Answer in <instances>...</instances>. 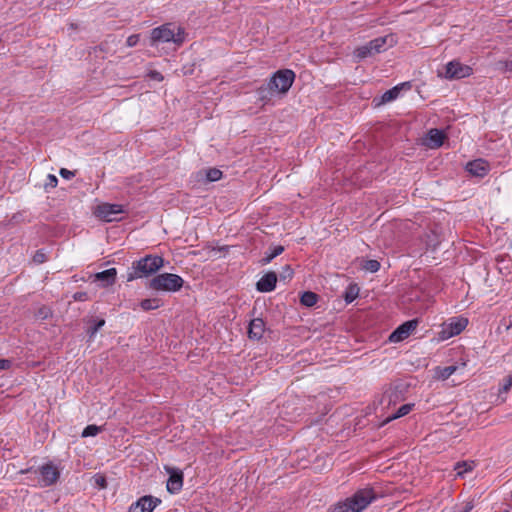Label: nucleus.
Wrapping results in <instances>:
<instances>
[{
  "instance_id": "nucleus-1",
  "label": "nucleus",
  "mask_w": 512,
  "mask_h": 512,
  "mask_svg": "<svg viewBox=\"0 0 512 512\" xmlns=\"http://www.w3.org/2000/svg\"><path fill=\"white\" fill-rule=\"evenodd\" d=\"M295 80V73L290 69L278 70L270 78L266 86L258 89L259 97L264 99L271 98L275 93L286 94Z\"/></svg>"
},
{
  "instance_id": "nucleus-2",
  "label": "nucleus",
  "mask_w": 512,
  "mask_h": 512,
  "mask_svg": "<svg viewBox=\"0 0 512 512\" xmlns=\"http://www.w3.org/2000/svg\"><path fill=\"white\" fill-rule=\"evenodd\" d=\"M376 497L372 488L359 489L351 497L335 504L332 512H362Z\"/></svg>"
},
{
  "instance_id": "nucleus-3",
  "label": "nucleus",
  "mask_w": 512,
  "mask_h": 512,
  "mask_svg": "<svg viewBox=\"0 0 512 512\" xmlns=\"http://www.w3.org/2000/svg\"><path fill=\"white\" fill-rule=\"evenodd\" d=\"M164 266V259L158 255H147L133 262L127 273V281L148 277Z\"/></svg>"
},
{
  "instance_id": "nucleus-4",
  "label": "nucleus",
  "mask_w": 512,
  "mask_h": 512,
  "mask_svg": "<svg viewBox=\"0 0 512 512\" xmlns=\"http://www.w3.org/2000/svg\"><path fill=\"white\" fill-rule=\"evenodd\" d=\"M173 42L181 45L184 42V31L173 23H166L151 31V45Z\"/></svg>"
},
{
  "instance_id": "nucleus-5",
  "label": "nucleus",
  "mask_w": 512,
  "mask_h": 512,
  "mask_svg": "<svg viewBox=\"0 0 512 512\" xmlns=\"http://www.w3.org/2000/svg\"><path fill=\"white\" fill-rule=\"evenodd\" d=\"M184 284L181 276L172 273L158 274L149 280L147 287L155 291L177 292Z\"/></svg>"
},
{
  "instance_id": "nucleus-6",
  "label": "nucleus",
  "mask_w": 512,
  "mask_h": 512,
  "mask_svg": "<svg viewBox=\"0 0 512 512\" xmlns=\"http://www.w3.org/2000/svg\"><path fill=\"white\" fill-rule=\"evenodd\" d=\"M389 38L392 40V37H390V36L378 37V38H375V39L369 41L368 43H366L364 45L357 47L354 50V56L358 60H362L367 57H371L375 54H378L382 51H385L386 46H387V41L389 40Z\"/></svg>"
},
{
  "instance_id": "nucleus-7",
  "label": "nucleus",
  "mask_w": 512,
  "mask_h": 512,
  "mask_svg": "<svg viewBox=\"0 0 512 512\" xmlns=\"http://www.w3.org/2000/svg\"><path fill=\"white\" fill-rule=\"evenodd\" d=\"M407 392V385L402 381H395L389 384L382 395L381 404H386L389 407L391 404H395L399 401L404 400L405 393Z\"/></svg>"
},
{
  "instance_id": "nucleus-8",
  "label": "nucleus",
  "mask_w": 512,
  "mask_h": 512,
  "mask_svg": "<svg viewBox=\"0 0 512 512\" xmlns=\"http://www.w3.org/2000/svg\"><path fill=\"white\" fill-rule=\"evenodd\" d=\"M94 213L99 219L105 222H112L120 220L117 216L124 213V209L120 204L102 203L97 206Z\"/></svg>"
},
{
  "instance_id": "nucleus-9",
  "label": "nucleus",
  "mask_w": 512,
  "mask_h": 512,
  "mask_svg": "<svg viewBox=\"0 0 512 512\" xmlns=\"http://www.w3.org/2000/svg\"><path fill=\"white\" fill-rule=\"evenodd\" d=\"M418 319H412L399 325L389 336V341L393 343L401 342L408 338L418 327Z\"/></svg>"
},
{
  "instance_id": "nucleus-10",
  "label": "nucleus",
  "mask_w": 512,
  "mask_h": 512,
  "mask_svg": "<svg viewBox=\"0 0 512 512\" xmlns=\"http://www.w3.org/2000/svg\"><path fill=\"white\" fill-rule=\"evenodd\" d=\"M159 504H161V499L145 495L132 503L128 512H152Z\"/></svg>"
},
{
  "instance_id": "nucleus-11",
  "label": "nucleus",
  "mask_w": 512,
  "mask_h": 512,
  "mask_svg": "<svg viewBox=\"0 0 512 512\" xmlns=\"http://www.w3.org/2000/svg\"><path fill=\"white\" fill-rule=\"evenodd\" d=\"M40 480L39 483L42 487L51 486L57 482L60 472L58 468L52 464L47 463L39 468Z\"/></svg>"
},
{
  "instance_id": "nucleus-12",
  "label": "nucleus",
  "mask_w": 512,
  "mask_h": 512,
  "mask_svg": "<svg viewBox=\"0 0 512 512\" xmlns=\"http://www.w3.org/2000/svg\"><path fill=\"white\" fill-rule=\"evenodd\" d=\"M472 74V68L458 61H451L446 65L445 77L447 79H461Z\"/></svg>"
},
{
  "instance_id": "nucleus-13",
  "label": "nucleus",
  "mask_w": 512,
  "mask_h": 512,
  "mask_svg": "<svg viewBox=\"0 0 512 512\" xmlns=\"http://www.w3.org/2000/svg\"><path fill=\"white\" fill-rule=\"evenodd\" d=\"M468 319L459 317V318H451L449 323H447L446 327L442 331V338L447 339L453 336L460 334L467 326Z\"/></svg>"
},
{
  "instance_id": "nucleus-14",
  "label": "nucleus",
  "mask_w": 512,
  "mask_h": 512,
  "mask_svg": "<svg viewBox=\"0 0 512 512\" xmlns=\"http://www.w3.org/2000/svg\"><path fill=\"white\" fill-rule=\"evenodd\" d=\"M169 478L167 480V491L171 494L180 492L183 486V473L178 469H169Z\"/></svg>"
},
{
  "instance_id": "nucleus-15",
  "label": "nucleus",
  "mask_w": 512,
  "mask_h": 512,
  "mask_svg": "<svg viewBox=\"0 0 512 512\" xmlns=\"http://www.w3.org/2000/svg\"><path fill=\"white\" fill-rule=\"evenodd\" d=\"M277 283V275L270 271L264 274L256 283V289L259 292L267 293L275 289Z\"/></svg>"
},
{
  "instance_id": "nucleus-16",
  "label": "nucleus",
  "mask_w": 512,
  "mask_h": 512,
  "mask_svg": "<svg viewBox=\"0 0 512 512\" xmlns=\"http://www.w3.org/2000/svg\"><path fill=\"white\" fill-rule=\"evenodd\" d=\"M466 171L475 177L483 178L489 172V164L483 159H476L466 164Z\"/></svg>"
},
{
  "instance_id": "nucleus-17",
  "label": "nucleus",
  "mask_w": 512,
  "mask_h": 512,
  "mask_svg": "<svg viewBox=\"0 0 512 512\" xmlns=\"http://www.w3.org/2000/svg\"><path fill=\"white\" fill-rule=\"evenodd\" d=\"M265 331V323L261 318H254L250 321L248 327V337L250 339L259 340Z\"/></svg>"
},
{
  "instance_id": "nucleus-18",
  "label": "nucleus",
  "mask_w": 512,
  "mask_h": 512,
  "mask_svg": "<svg viewBox=\"0 0 512 512\" xmlns=\"http://www.w3.org/2000/svg\"><path fill=\"white\" fill-rule=\"evenodd\" d=\"M117 270L115 268L106 269L94 275V281L101 282L103 287L113 285L116 281Z\"/></svg>"
},
{
  "instance_id": "nucleus-19",
  "label": "nucleus",
  "mask_w": 512,
  "mask_h": 512,
  "mask_svg": "<svg viewBox=\"0 0 512 512\" xmlns=\"http://www.w3.org/2000/svg\"><path fill=\"white\" fill-rule=\"evenodd\" d=\"M446 134L440 129H430L427 133V145L430 148H439L443 145Z\"/></svg>"
},
{
  "instance_id": "nucleus-20",
  "label": "nucleus",
  "mask_w": 512,
  "mask_h": 512,
  "mask_svg": "<svg viewBox=\"0 0 512 512\" xmlns=\"http://www.w3.org/2000/svg\"><path fill=\"white\" fill-rule=\"evenodd\" d=\"M410 87H411L410 82H404L399 85H396L395 87H393L383 93V95L381 96L380 103L385 104V103L395 100L396 98H398L400 91L402 89H410Z\"/></svg>"
},
{
  "instance_id": "nucleus-21",
  "label": "nucleus",
  "mask_w": 512,
  "mask_h": 512,
  "mask_svg": "<svg viewBox=\"0 0 512 512\" xmlns=\"http://www.w3.org/2000/svg\"><path fill=\"white\" fill-rule=\"evenodd\" d=\"M283 251H284V247L282 245H277V246L270 248L269 251H267L265 253V257L261 260L262 264L266 265V264L270 263L275 257L282 254Z\"/></svg>"
},
{
  "instance_id": "nucleus-22",
  "label": "nucleus",
  "mask_w": 512,
  "mask_h": 512,
  "mask_svg": "<svg viewBox=\"0 0 512 512\" xmlns=\"http://www.w3.org/2000/svg\"><path fill=\"white\" fill-rule=\"evenodd\" d=\"M318 301V295L312 291H305L300 297V303L306 307L314 306Z\"/></svg>"
},
{
  "instance_id": "nucleus-23",
  "label": "nucleus",
  "mask_w": 512,
  "mask_h": 512,
  "mask_svg": "<svg viewBox=\"0 0 512 512\" xmlns=\"http://www.w3.org/2000/svg\"><path fill=\"white\" fill-rule=\"evenodd\" d=\"M413 407H414V404H410V403L402 405L400 408H398V410L394 414L389 416L384 421V424L407 415L408 413H410L412 411Z\"/></svg>"
},
{
  "instance_id": "nucleus-24",
  "label": "nucleus",
  "mask_w": 512,
  "mask_h": 512,
  "mask_svg": "<svg viewBox=\"0 0 512 512\" xmlns=\"http://www.w3.org/2000/svg\"><path fill=\"white\" fill-rule=\"evenodd\" d=\"M359 295V287L356 284H350L345 292L344 299L347 303L353 302Z\"/></svg>"
},
{
  "instance_id": "nucleus-25",
  "label": "nucleus",
  "mask_w": 512,
  "mask_h": 512,
  "mask_svg": "<svg viewBox=\"0 0 512 512\" xmlns=\"http://www.w3.org/2000/svg\"><path fill=\"white\" fill-rule=\"evenodd\" d=\"M160 306L159 299H144L140 302V307L145 311L157 309Z\"/></svg>"
},
{
  "instance_id": "nucleus-26",
  "label": "nucleus",
  "mask_w": 512,
  "mask_h": 512,
  "mask_svg": "<svg viewBox=\"0 0 512 512\" xmlns=\"http://www.w3.org/2000/svg\"><path fill=\"white\" fill-rule=\"evenodd\" d=\"M380 266L381 265H380L379 261L374 260V259H369V260L364 261V263L362 264V269H364L365 271L371 272V273H375L380 269Z\"/></svg>"
},
{
  "instance_id": "nucleus-27",
  "label": "nucleus",
  "mask_w": 512,
  "mask_h": 512,
  "mask_svg": "<svg viewBox=\"0 0 512 512\" xmlns=\"http://www.w3.org/2000/svg\"><path fill=\"white\" fill-rule=\"evenodd\" d=\"M101 431H102L101 427H99L97 425H94V424H91V425H88V426H86L84 428V430L81 433V436L84 437V438L91 437V436H96Z\"/></svg>"
},
{
  "instance_id": "nucleus-28",
  "label": "nucleus",
  "mask_w": 512,
  "mask_h": 512,
  "mask_svg": "<svg viewBox=\"0 0 512 512\" xmlns=\"http://www.w3.org/2000/svg\"><path fill=\"white\" fill-rule=\"evenodd\" d=\"M222 177V171L217 168H209L206 171V179L209 182H215L220 180Z\"/></svg>"
},
{
  "instance_id": "nucleus-29",
  "label": "nucleus",
  "mask_w": 512,
  "mask_h": 512,
  "mask_svg": "<svg viewBox=\"0 0 512 512\" xmlns=\"http://www.w3.org/2000/svg\"><path fill=\"white\" fill-rule=\"evenodd\" d=\"M457 370V367L454 365L446 366L443 368H440L438 371L439 378L446 380L448 379L455 371Z\"/></svg>"
},
{
  "instance_id": "nucleus-30",
  "label": "nucleus",
  "mask_w": 512,
  "mask_h": 512,
  "mask_svg": "<svg viewBox=\"0 0 512 512\" xmlns=\"http://www.w3.org/2000/svg\"><path fill=\"white\" fill-rule=\"evenodd\" d=\"M52 315L51 309L47 306H41L35 312V317L40 320H45Z\"/></svg>"
},
{
  "instance_id": "nucleus-31",
  "label": "nucleus",
  "mask_w": 512,
  "mask_h": 512,
  "mask_svg": "<svg viewBox=\"0 0 512 512\" xmlns=\"http://www.w3.org/2000/svg\"><path fill=\"white\" fill-rule=\"evenodd\" d=\"M104 325H105V320H104V319H100V320L96 321V322L94 323V325H93V326H91V327L88 329V331H87V333L89 334V338H90V339H92V338L96 335V333H97V332H98V331H99V330H100Z\"/></svg>"
},
{
  "instance_id": "nucleus-32",
  "label": "nucleus",
  "mask_w": 512,
  "mask_h": 512,
  "mask_svg": "<svg viewBox=\"0 0 512 512\" xmlns=\"http://www.w3.org/2000/svg\"><path fill=\"white\" fill-rule=\"evenodd\" d=\"M455 470L457 472V475L463 476L464 473L472 470V466L466 462H458L455 465Z\"/></svg>"
},
{
  "instance_id": "nucleus-33",
  "label": "nucleus",
  "mask_w": 512,
  "mask_h": 512,
  "mask_svg": "<svg viewBox=\"0 0 512 512\" xmlns=\"http://www.w3.org/2000/svg\"><path fill=\"white\" fill-rule=\"evenodd\" d=\"M293 274H294L293 269L289 265H285L282 268V271L280 272V279L281 280L291 279Z\"/></svg>"
},
{
  "instance_id": "nucleus-34",
  "label": "nucleus",
  "mask_w": 512,
  "mask_h": 512,
  "mask_svg": "<svg viewBox=\"0 0 512 512\" xmlns=\"http://www.w3.org/2000/svg\"><path fill=\"white\" fill-rule=\"evenodd\" d=\"M57 184H58V179H57V177H56L55 175H53V174H49V175L47 176V180H46V182H45L44 187H45V189H48V188H55V187L57 186Z\"/></svg>"
},
{
  "instance_id": "nucleus-35",
  "label": "nucleus",
  "mask_w": 512,
  "mask_h": 512,
  "mask_svg": "<svg viewBox=\"0 0 512 512\" xmlns=\"http://www.w3.org/2000/svg\"><path fill=\"white\" fill-rule=\"evenodd\" d=\"M46 259V254L42 250L36 251L35 255L33 256V261L37 264L44 263Z\"/></svg>"
},
{
  "instance_id": "nucleus-36",
  "label": "nucleus",
  "mask_w": 512,
  "mask_h": 512,
  "mask_svg": "<svg viewBox=\"0 0 512 512\" xmlns=\"http://www.w3.org/2000/svg\"><path fill=\"white\" fill-rule=\"evenodd\" d=\"M140 36L138 34H132L127 38L126 44L128 47H134L138 44Z\"/></svg>"
},
{
  "instance_id": "nucleus-37",
  "label": "nucleus",
  "mask_w": 512,
  "mask_h": 512,
  "mask_svg": "<svg viewBox=\"0 0 512 512\" xmlns=\"http://www.w3.org/2000/svg\"><path fill=\"white\" fill-rule=\"evenodd\" d=\"M73 299L75 301H87L89 299L88 293L84 291H78L73 294Z\"/></svg>"
},
{
  "instance_id": "nucleus-38",
  "label": "nucleus",
  "mask_w": 512,
  "mask_h": 512,
  "mask_svg": "<svg viewBox=\"0 0 512 512\" xmlns=\"http://www.w3.org/2000/svg\"><path fill=\"white\" fill-rule=\"evenodd\" d=\"M59 174L61 175V177H63L64 179H67V180H70L72 177L75 176L74 171H70L66 168H61L59 171Z\"/></svg>"
},
{
  "instance_id": "nucleus-39",
  "label": "nucleus",
  "mask_w": 512,
  "mask_h": 512,
  "mask_svg": "<svg viewBox=\"0 0 512 512\" xmlns=\"http://www.w3.org/2000/svg\"><path fill=\"white\" fill-rule=\"evenodd\" d=\"M512 386V376L507 377L504 380L503 386L499 389V392H508Z\"/></svg>"
},
{
  "instance_id": "nucleus-40",
  "label": "nucleus",
  "mask_w": 512,
  "mask_h": 512,
  "mask_svg": "<svg viewBox=\"0 0 512 512\" xmlns=\"http://www.w3.org/2000/svg\"><path fill=\"white\" fill-rule=\"evenodd\" d=\"M148 76L150 79L158 81V82L163 81V79H164L163 75L159 71H156V70L150 71Z\"/></svg>"
},
{
  "instance_id": "nucleus-41",
  "label": "nucleus",
  "mask_w": 512,
  "mask_h": 512,
  "mask_svg": "<svg viewBox=\"0 0 512 512\" xmlns=\"http://www.w3.org/2000/svg\"><path fill=\"white\" fill-rule=\"evenodd\" d=\"M12 366V361L9 359H0V371L8 370Z\"/></svg>"
},
{
  "instance_id": "nucleus-42",
  "label": "nucleus",
  "mask_w": 512,
  "mask_h": 512,
  "mask_svg": "<svg viewBox=\"0 0 512 512\" xmlns=\"http://www.w3.org/2000/svg\"><path fill=\"white\" fill-rule=\"evenodd\" d=\"M473 507L474 505L472 502H467L462 509L455 512H470L473 509Z\"/></svg>"
},
{
  "instance_id": "nucleus-43",
  "label": "nucleus",
  "mask_w": 512,
  "mask_h": 512,
  "mask_svg": "<svg viewBox=\"0 0 512 512\" xmlns=\"http://www.w3.org/2000/svg\"><path fill=\"white\" fill-rule=\"evenodd\" d=\"M96 483H97V485H99V486H100V487H102V488H105V487H106V480H105V478H104V477H98V478L96 479Z\"/></svg>"
},
{
  "instance_id": "nucleus-44",
  "label": "nucleus",
  "mask_w": 512,
  "mask_h": 512,
  "mask_svg": "<svg viewBox=\"0 0 512 512\" xmlns=\"http://www.w3.org/2000/svg\"><path fill=\"white\" fill-rule=\"evenodd\" d=\"M505 69L512 72V61L505 62Z\"/></svg>"
}]
</instances>
